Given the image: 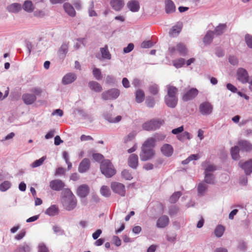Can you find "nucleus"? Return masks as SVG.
Instances as JSON below:
<instances>
[{
    "label": "nucleus",
    "instance_id": "obj_1",
    "mask_svg": "<svg viewBox=\"0 0 252 252\" xmlns=\"http://www.w3.org/2000/svg\"><path fill=\"white\" fill-rule=\"evenodd\" d=\"M167 94L165 95L164 100L165 104L171 108H175L178 103L177 94L178 89L171 85H168L166 86Z\"/></svg>",
    "mask_w": 252,
    "mask_h": 252
},
{
    "label": "nucleus",
    "instance_id": "obj_2",
    "mask_svg": "<svg viewBox=\"0 0 252 252\" xmlns=\"http://www.w3.org/2000/svg\"><path fill=\"white\" fill-rule=\"evenodd\" d=\"M64 195L62 199L63 206L68 211L73 210L77 204V199L75 195L68 189L64 190Z\"/></svg>",
    "mask_w": 252,
    "mask_h": 252
},
{
    "label": "nucleus",
    "instance_id": "obj_3",
    "mask_svg": "<svg viewBox=\"0 0 252 252\" xmlns=\"http://www.w3.org/2000/svg\"><path fill=\"white\" fill-rule=\"evenodd\" d=\"M100 171L106 177L110 178L114 176L116 170L110 160L108 159L102 160L100 165Z\"/></svg>",
    "mask_w": 252,
    "mask_h": 252
},
{
    "label": "nucleus",
    "instance_id": "obj_4",
    "mask_svg": "<svg viewBox=\"0 0 252 252\" xmlns=\"http://www.w3.org/2000/svg\"><path fill=\"white\" fill-rule=\"evenodd\" d=\"M163 123L164 121L163 120L153 119L143 124L142 127L146 130H155L159 128Z\"/></svg>",
    "mask_w": 252,
    "mask_h": 252
},
{
    "label": "nucleus",
    "instance_id": "obj_5",
    "mask_svg": "<svg viewBox=\"0 0 252 252\" xmlns=\"http://www.w3.org/2000/svg\"><path fill=\"white\" fill-rule=\"evenodd\" d=\"M120 95V91L116 88L110 89L104 92L101 94L102 99L104 100L115 99Z\"/></svg>",
    "mask_w": 252,
    "mask_h": 252
},
{
    "label": "nucleus",
    "instance_id": "obj_6",
    "mask_svg": "<svg viewBox=\"0 0 252 252\" xmlns=\"http://www.w3.org/2000/svg\"><path fill=\"white\" fill-rule=\"evenodd\" d=\"M155 155V152L153 149H148L142 147L139 155L142 161H147L152 158Z\"/></svg>",
    "mask_w": 252,
    "mask_h": 252
},
{
    "label": "nucleus",
    "instance_id": "obj_7",
    "mask_svg": "<svg viewBox=\"0 0 252 252\" xmlns=\"http://www.w3.org/2000/svg\"><path fill=\"white\" fill-rule=\"evenodd\" d=\"M213 110V105L208 101L201 103L199 106L200 113L204 116L210 115L212 113Z\"/></svg>",
    "mask_w": 252,
    "mask_h": 252
},
{
    "label": "nucleus",
    "instance_id": "obj_8",
    "mask_svg": "<svg viewBox=\"0 0 252 252\" xmlns=\"http://www.w3.org/2000/svg\"><path fill=\"white\" fill-rule=\"evenodd\" d=\"M237 79L242 83L246 84L248 82L249 76L247 71L243 68L238 69L236 73Z\"/></svg>",
    "mask_w": 252,
    "mask_h": 252
},
{
    "label": "nucleus",
    "instance_id": "obj_9",
    "mask_svg": "<svg viewBox=\"0 0 252 252\" xmlns=\"http://www.w3.org/2000/svg\"><path fill=\"white\" fill-rule=\"evenodd\" d=\"M111 187L114 192L119 194L122 196L125 195V187L123 184L118 182H113L111 183Z\"/></svg>",
    "mask_w": 252,
    "mask_h": 252
},
{
    "label": "nucleus",
    "instance_id": "obj_10",
    "mask_svg": "<svg viewBox=\"0 0 252 252\" xmlns=\"http://www.w3.org/2000/svg\"><path fill=\"white\" fill-rule=\"evenodd\" d=\"M169 51L171 54H174L177 52L182 55H186L187 53L185 45L181 43H178L175 46L170 47Z\"/></svg>",
    "mask_w": 252,
    "mask_h": 252
},
{
    "label": "nucleus",
    "instance_id": "obj_11",
    "mask_svg": "<svg viewBox=\"0 0 252 252\" xmlns=\"http://www.w3.org/2000/svg\"><path fill=\"white\" fill-rule=\"evenodd\" d=\"M238 146L242 152H250L252 151V143L247 140L242 139L238 141Z\"/></svg>",
    "mask_w": 252,
    "mask_h": 252
},
{
    "label": "nucleus",
    "instance_id": "obj_12",
    "mask_svg": "<svg viewBox=\"0 0 252 252\" xmlns=\"http://www.w3.org/2000/svg\"><path fill=\"white\" fill-rule=\"evenodd\" d=\"M160 151L161 154L165 157H170L174 153V149L173 146L169 144H163L160 148Z\"/></svg>",
    "mask_w": 252,
    "mask_h": 252
},
{
    "label": "nucleus",
    "instance_id": "obj_13",
    "mask_svg": "<svg viewBox=\"0 0 252 252\" xmlns=\"http://www.w3.org/2000/svg\"><path fill=\"white\" fill-rule=\"evenodd\" d=\"M90 192V188L86 184H83L79 186L76 190L77 195L81 198H85Z\"/></svg>",
    "mask_w": 252,
    "mask_h": 252
},
{
    "label": "nucleus",
    "instance_id": "obj_14",
    "mask_svg": "<svg viewBox=\"0 0 252 252\" xmlns=\"http://www.w3.org/2000/svg\"><path fill=\"white\" fill-rule=\"evenodd\" d=\"M198 91L196 89L191 88L183 94L182 99L185 101L191 100L198 94Z\"/></svg>",
    "mask_w": 252,
    "mask_h": 252
},
{
    "label": "nucleus",
    "instance_id": "obj_15",
    "mask_svg": "<svg viewBox=\"0 0 252 252\" xmlns=\"http://www.w3.org/2000/svg\"><path fill=\"white\" fill-rule=\"evenodd\" d=\"M49 186L52 189L59 191L64 187L65 184L62 180L56 179L50 182Z\"/></svg>",
    "mask_w": 252,
    "mask_h": 252
},
{
    "label": "nucleus",
    "instance_id": "obj_16",
    "mask_svg": "<svg viewBox=\"0 0 252 252\" xmlns=\"http://www.w3.org/2000/svg\"><path fill=\"white\" fill-rule=\"evenodd\" d=\"M128 9L132 12H137L140 9V4L137 0H130L126 4Z\"/></svg>",
    "mask_w": 252,
    "mask_h": 252
},
{
    "label": "nucleus",
    "instance_id": "obj_17",
    "mask_svg": "<svg viewBox=\"0 0 252 252\" xmlns=\"http://www.w3.org/2000/svg\"><path fill=\"white\" fill-rule=\"evenodd\" d=\"M69 43L68 42H63L58 50V55L61 59H64L68 51Z\"/></svg>",
    "mask_w": 252,
    "mask_h": 252
},
{
    "label": "nucleus",
    "instance_id": "obj_18",
    "mask_svg": "<svg viewBox=\"0 0 252 252\" xmlns=\"http://www.w3.org/2000/svg\"><path fill=\"white\" fill-rule=\"evenodd\" d=\"M128 165L131 168L136 169L138 165V157L136 154L130 155L128 158Z\"/></svg>",
    "mask_w": 252,
    "mask_h": 252
},
{
    "label": "nucleus",
    "instance_id": "obj_19",
    "mask_svg": "<svg viewBox=\"0 0 252 252\" xmlns=\"http://www.w3.org/2000/svg\"><path fill=\"white\" fill-rule=\"evenodd\" d=\"M169 220L167 216L163 215L157 220L156 225L158 228H164L168 225Z\"/></svg>",
    "mask_w": 252,
    "mask_h": 252
},
{
    "label": "nucleus",
    "instance_id": "obj_20",
    "mask_svg": "<svg viewBox=\"0 0 252 252\" xmlns=\"http://www.w3.org/2000/svg\"><path fill=\"white\" fill-rule=\"evenodd\" d=\"M90 162L88 158H84L80 162L78 167V171L80 173L86 172L90 168Z\"/></svg>",
    "mask_w": 252,
    "mask_h": 252
},
{
    "label": "nucleus",
    "instance_id": "obj_21",
    "mask_svg": "<svg viewBox=\"0 0 252 252\" xmlns=\"http://www.w3.org/2000/svg\"><path fill=\"white\" fill-rule=\"evenodd\" d=\"M202 166L204 170V174L211 173L216 170V166L208 161L203 162Z\"/></svg>",
    "mask_w": 252,
    "mask_h": 252
},
{
    "label": "nucleus",
    "instance_id": "obj_22",
    "mask_svg": "<svg viewBox=\"0 0 252 252\" xmlns=\"http://www.w3.org/2000/svg\"><path fill=\"white\" fill-rule=\"evenodd\" d=\"M110 4L115 11H119L124 6V0H111Z\"/></svg>",
    "mask_w": 252,
    "mask_h": 252
},
{
    "label": "nucleus",
    "instance_id": "obj_23",
    "mask_svg": "<svg viewBox=\"0 0 252 252\" xmlns=\"http://www.w3.org/2000/svg\"><path fill=\"white\" fill-rule=\"evenodd\" d=\"M88 86L92 91L96 93H100L102 91V87L100 84L94 81L89 82Z\"/></svg>",
    "mask_w": 252,
    "mask_h": 252
},
{
    "label": "nucleus",
    "instance_id": "obj_24",
    "mask_svg": "<svg viewBox=\"0 0 252 252\" xmlns=\"http://www.w3.org/2000/svg\"><path fill=\"white\" fill-rule=\"evenodd\" d=\"M76 79V75L72 73L66 74L62 79V83L66 85L73 82Z\"/></svg>",
    "mask_w": 252,
    "mask_h": 252
},
{
    "label": "nucleus",
    "instance_id": "obj_25",
    "mask_svg": "<svg viewBox=\"0 0 252 252\" xmlns=\"http://www.w3.org/2000/svg\"><path fill=\"white\" fill-rule=\"evenodd\" d=\"M22 99L26 104L29 105L33 103L36 100V97L34 94H26L23 95Z\"/></svg>",
    "mask_w": 252,
    "mask_h": 252
},
{
    "label": "nucleus",
    "instance_id": "obj_26",
    "mask_svg": "<svg viewBox=\"0 0 252 252\" xmlns=\"http://www.w3.org/2000/svg\"><path fill=\"white\" fill-rule=\"evenodd\" d=\"M239 165L244 170L247 175L250 174L252 172V159L243 164L239 163Z\"/></svg>",
    "mask_w": 252,
    "mask_h": 252
},
{
    "label": "nucleus",
    "instance_id": "obj_27",
    "mask_svg": "<svg viewBox=\"0 0 252 252\" xmlns=\"http://www.w3.org/2000/svg\"><path fill=\"white\" fill-rule=\"evenodd\" d=\"M100 52L101 55V57L98 58L99 59H103V60H110L111 58V55L108 49V47L105 46L104 47L100 48Z\"/></svg>",
    "mask_w": 252,
    "mask_h": 252
},
{
    "label": "nucleus",
    "instance_id": "obj_28",
    "mask_svg": "<svg viewBox=\"0 0 252 252\" xmlns=\"http://www.w3.org/2000/svg\"><path fill=\"white\" fill-rule=\"evenodd\" d=\"M165 10L168 14L172 13L175 11V6L172 1L171 0H166Z\"/></svg>",
    "mask_w": 252,
    "mask_h": 252
},
{
    "label": "nucleus",
    "instance_id": "obj_29",
    "mask_svg": "<svg viewBox=\"0 0 252 252\" xmlns=\"http://www.w3.org/2000/svg\"><path fill=\"white\" fill-rule=\"evenodd\" d=\"M63 8L65 12L71 17L75 15L76 12L73 6L69 3H65L63 5Z\"/></svg>",
    "mask_w": 252,
    "mask_h": 252
},
{
    "label": "nucleus",
    "instance_id": "obj_30",
    "mask_svg": "<svg viewBox=\"0 0 252 252\" xmlns=\"http://www.w3.org/2000/svg\"><path fill=\"white\" fill-rule=\"evenodd\" d=\"M155 138L153 137L148 138L143 144L142 147L148 149H153L155 146Z\"/></svg>",
    "mask_w": 252,
    "mask_h": 252
},
{
    "label": "nucleus",
    "instance_id": "obj_31",
    "mask_svg": "<svg viewBox=\"0 0 252 252\" xmlns=\"http://www.w3.org/2000/svg\"><path fill=\"white\" fill-rule=\"evenodd\" d=\"M182 26L181 24L173 26L169 32V35L172 37L177 36L182 30Z\"/></svg>",
    "mask_w": 252,
    "mask_h": 252
},
{
    "label": "nucleus",
    "instance_id": "obj_32",
    "mask_svg": "<svg viewBox=\"0 0 252 252\" xmlns=\"http://www.w3.org/2000/svg\"><path fill=\"white\" fill-rule=\"evenodd\" d=\"M135 100L137 103H141L145 99V94L143 91L140 89H138L136 91L135 93Z\"/></svg>",
    "mask_w": 252,
    "mask_h": 252
},
{
    "label": "nucleus",
    "instance_id": "obj_33",
    "mask_svg": "<svg viewBox=\"0 0 252 252\" xmlns=\"http://www.w3.org/2000/svg\"><path fill=\"white\" fill-rule=\"evenodd\" d=\"M105 119L110 123H118L120 122L122 117L121 116L118 115L116 116H113L112 115H106L104 116Z\"/></svg>",
    "mask_w": 252,
    "mask_h": 252
},
{
    "label": "nucleus",
    "instance_id": "obj_34",
    "mask_svg": "<svg viewBox=\"0 0 252 252\" xmlns=\"http://www.w3.org/2000/svg\"><path fill=\"white\" fill-rule=\"evenodd\" d=\"M22 9L21 4L17 3H12L7 6V9L9 12L13 13L18 12Z\"/></svg>",
    "mask_w": 252,
    "mask_h": 252
},
{
    "label": "nucleus",
    "instance_id": "obj_35",
    "mask_svg": "<svg viewBox=\"0 0 252 252\" xmlns=\"http://www.w3.org/2000/svg\"><path fill=\"white\" fill-rule=\"evenodd\" d=\"M204 182L206 184H214L216 182L214 175L212 173L204 174Z\"/></svg>",
    "mask_w": 252,
    "mask_h": 252
},
{
    "label": "nucleus",
    "instance_id": "obj_36",
    "mask_svg": "<svg viewBox=\"0 0 252 252\" xmlns=\"http://www.w3.org/2000/svg\"><path fill=\"white\" fill-rule=\"evenodd\" d=\"M23 8L27 12H32L34 10V6L30 0H26L24 2Z\"/></svg>",
    "mask_w": 252,
    "mask_h": 252
},
{
    "label": "nucleus",
    "instance_id": "obj_37",
    "mask_svg": "<svg viewBox=\"0 0 252 252\" xmlns=\"http://www.w3.org/2000/svg\"><path fill=\"white\" fill-rule=\"evenodd\" d=\"M208 187L203 182L200 183L197 187L198 193L200 195H203L207 190Z\"/></svg>",
    "mask_w": 252,
    "mask_h": 252
},
{
    "label": "nucleus",
    "instance_id": "obj_38",
    "mask_svg": "<svg viewBox=\"0 0 252 252\" xmlns=\"http://www.w3.org/2000/svg\"><path fill=\"white\" fill-rule=\"evenodd\" d=\"M58 209L55 205H52L45 211V214L50 216H54L58 214Z\"/></svg>",
    "mask_w": 252,
    "mask_h": 252
},
{
    "label": "nucleus",
    "instance_id": "obj_39",
    "mask_svg": "<svg viewBox=\"0 0 252 252\" xmlns=\"http://www.w3.org/2000/svg\"><path fill=\"white\" fill-rule=\"evenodd\" d=\"M12 186L11 183L9 181H4L0 184V191L4 192L8 190Z\"/></svg>",
    "mask_w": 252,
    "mask_h": 252
},
{
    "label": "nucleus",
    "instance_id": "obj_40",
    "mask_svg": "<svg viewBox=\"0 0 252 252\" xmlns=\"http://www.w3.org/2000/svg\"><path fill=\"white\" fill-rule=\"evenodd\" d=\"M240 150L238 146H235L231 148V154L232 158L233 159L237 160L239 158Z\"/></svg>",
    "mask_w": 252,
    "mask_h": 252
},
{
    "label": "nucleus",
    "instance_id": "obj_41",
    "mask_svg": "<svg viewBox=\"0 0 252 252\" xmlns=\"http://www.w3.org/2000/svg\"><path fill=\"white\" fill-rule=\"evenodd\" d=\"M177 138L179 140L184 142L186 139L188 140L190 139L191 136L189 132L185 131L181 134L177 135Z\"/></svg>",
    "mask_w": 252,
    "mask_h": 252
},
{
    "label": "nucleus",
    "instance_id": "obj_42",
    "mask_svg": "<svg viewBox=\"0 0 252 252\" xmlns=\"http://www.w3.org/2000/svg\"><path fill=\"white\" fill-rule=\"evenodd\" d=\"M31 250L30 247L27 244H24L19 246L15 251V252H29Z\"/></svg>",
    "mask_w": 252,
    "mask_h": 252
},
{
    "label": "nucleus",
    "instance_id": "obj_43",
    "mask_svg": "<svg viewBox=\"0 0 252 252\" xmlns=\"http://www.w3.org/2000/svg\"><path fill=\"white\" fill-rule=\"evenodd\" d=\"M93 74L94 77L97 80H100L102 79V74L100 69L94 67L93 69Z\"/></svg>",
    "mask_w": 252,
    "mask_h": 252
},
{
    "label": "nucleus",
    "instance_id": "obj_44",
    "mask_svg": "<svg viewBox=\"0 0 252 252\" xmlns=\"http://www.w3.org/2000/svg\"><path fill=\"white\" fill-rule=\"evenodd\" d=\"M185 63V60L183 58H179L173 61V64L177 68L182 67Z\"/></svg>",
    "mask_w": 252,
    "mask_h": 252
},
{
    "label": "nucleus",
    "instance_id": "obj_45",
    "mask_svg": "<svg viewBox=\"0 0 252 252\" xmlns=\"http://www.w3.org/2000/svg\"><path fill=\"white\" fill-rule=\"evenodd\" d=\"M100 193L102 195L105 197H109L111 194V191L108 187L102 186L100 190Z\"/></svg>",
    "mask_w": 252,
    "mask_h": 252
},
{
    "label": "nucleus",
    "instance_id": "obj_46",
    "mask_svg": "<svg viewBox=\"0 0 252 252\" xmlns=\"http://www.w3.org/2000/svg\"><path fill=\"white\" fill-rule=\"evenodd\" d=\"M214 32L212 31L208 32L204 37V42L206 44H209L212 40Z\"/></svg>",
    "mask_w": 252,
    "mask_h": 252
},
{
    "label": "nucleus",
    "instance_id": "obj_47",
    "mask_svg": "<svg viewBox=\"0 0 252 252\" xmlns=\"http://www.w3.org/2000/svg\"><path fill=\"white\" fill-rule=\"evenodd\" d=\"M224 227L221 225H218L215 230V234L218 237H220L223 234Z\"/></svg>",
    "mask_w": 252,
    "mask_h": 252
},
{
    "label": "nucleus",
    "instance_id": "obj_48",
    "mask_svg": "<svg viewBox=\"0 0 252 252\" xmlns=\"http://www.w3.org/2000/svg\"><path fill=\"white\" fill-rule=\"evenodd\" d=\"M46 159L45 156L42 157L38 160H36L31 164V167L32 168H35L38 167L42 164L44 160Z\"/></svg>",
    "mask_w": 252,
    "mask_h": 252
},
{
    "label": "nucleus",
    "instance_id": "obj_49",
    "mask_svg": "<svg viewBox=\"0 0 252 252\" xmlns=\"http://www.w3.org/2000/svg\"><path fill=\"white\" fill-rule=\"evenodd\" d=\"M136 135V133L135 131H132L129 133L124 138V142L125 143H127L133 140Z\"/></svg>",
    "mask_w": 252,
    "mask_h": 252
},
{
    "label": "nucleus",
    "instance_id": "obj_50",
    "mask_svg": "<svg viewBox=\"0 0 252 252\" xmlns=\"http://www.w3.org/2000/svg\"><path fill=\"white\" fill-rule=\"evenodd\" d=\"M181 195V193L180 191L174 192L170 197L169 201L171 203H174L178 200L179 198Z\"/></svg>",
    "mask_w": 252,
    "mask_h": 252
},
{
    "label": "nucleus",
    "instance_id": "obj_51",
    "mask_svg": "<svg viewBox=\"0 0 252 252\" xmlns=\"http://www.w3.org/2000/svg\"><path fill=\"white\" fill-rule=\"evenodd\" d=\"M149 91L153 95H157L159 92V87L157 84H153L150 86Z\"/></svg>",
    "mask_w": 252,
    "mask_h": 252
},
{
    "label": "nucleus",
    "instance_id": "obj_52",
    "mask_svg": "<svg viewBox=\"0 0 252 252\" xmlns=\"http://www.w3.org/2000/svg\"><path fill=\"white\" fill-rule=\"evenodd\" d=\"M122 176L123 178L126 180H130L132 179V176L129 171L126 169L124 170L122 172Z\"/></svg>",
    "mask_w": 252,
    "mask_h": 252
},
{
    "label": "nucleus",
    "instance_id": "obj_53",
    "mask_svg": "<svg viewBox=\"0 0 252 252\" xmlns=\"http://www.w3.org/2000/svg\"><path fill=\"white\" fill-rule=\"evenodd\" d=\"M84 38H80L77 39L74 42L73 48L75 50L79 49L82 45H84Z\"/></svg>",
    "mask_w": 252,
    "mask_h": 252
},
{
    "label": "nucleus",
    "instance_id": "obj_54",
    "mask_svg": "<svg viewBox=\"0 0 252 252\" xmlns=\"http://www.w3.org/2000/svg\"><path fill=\"white\" fill-rule=\"evenodd\" d=\"M225 28V25H220L216 27L215 32L217 35L221 34L224 32Z\"/></svg>",
    "mask_w": 252,
    "mask_h": 252
},
{
    "label": "nucleus",
    "instance_id": "obj_55",
    "mask_svg": "<svg viewBox=\"0 0 252 252\" xmlns=\"http://www.w3.org/2000/svg\"><path fill=\"white\" fill-rule=\"evenodd\" d=\"M245 42L248 46L251 48H252V35L247 34L245 37Z\"/></svg>",
    "mask_w": 252,
    "mask_h": 252
},
{
    "label": "nucleus",
    "instance_id": "obj_56",
    "mask_svg": "<svg viewBox=\"0 0 252 252\" xmlns=\"http://www.w3.org/2000/svg\"><path fill=\"white\" fill-rule=\"evenodd\" d=\"M38 249V252H49L48 248L43 243L39 244Z\"/></svg>",
    "mask_w": 252,
    "mask_h": 252
},
{
    "label": "nucleus",
    "instance_id": "obj_57",
    "mask_svg": "<svg viewBox=\"0 0 252 252\" xmlns=\"http://www.w3.org/2000/svg\"><path fill=\"white\" fill-rule=\"evenodd\" d=\"M146 104L147 106L149 107L152 108L154 106L155 102L154 98L149 97L147 99L146 101Z\"/></svg>",
    "mask_w": 252,
    "mask_h": 252
},
{
    "label": "nucleus",
    "instance_id": "obj_58",
    "mask_svg": "<svg viewBox=\"0 0 252 252\" xmlns=\"http://www.w3.org/2000/svg\"><path fill=\"white\" fill-rule=\"evenodd\" d=\"M153 137L155 138V141L156 142L157 141L163 140L166 136L163 134L156 133Z\"/></svg>",
    "mask_w": 252,
    "mask_h": 252
},
{
    "label": "nucleus",
    "instance_id": "obj_59",
    "mask_svg": "<svg viewBox=\"0 0 252 252\" xmlns=\"http://www.w3.org/2000/svg\"><path fill=\"white\" fill-rule=\"evenodd\" d=\"M94 5V2L92 1L91 4V7L89 9V16L91 17L97 16V13L93 9Z\"/></svg>",
    "mask_w": 252,
    "mask_h": 252
},
{
    "label": "nucleus",
    "instance_id": "obj_60",
    "mask_svg": "<svg viewBox=\"0 0 252 252\" xmlns=\"http://www.w3.org/2000/svg\"><path fill=\"white\" fill-rule=\"evenodd\" d=\"M184 126H182L178 128L172 129V133L177 135L182 132L184 131Z\"/></svg>",
    "mask_w": 252,
    "mask_h": 252
},
{
    "label": "nucleus",
    "instance_id": "obj_61",
    "mask_svg": "<svg viewBox=\"0 0 252 252\" xmlns=\"http://www.w3.org/2000/svg\"><path fill=\"white\" fill-rule=\"evenodd\" d=\"M153 46L152 43L151 41H143L141 45V46L143 48H150Z\"/></svg>",
    "mask_w": 252,
    "mask_h": 252
},
{
    "label": "nucleus",
    "instance_id": "obj_62",
    "mask_svg": "<svg viewBox=\"0 0 252 252\" xmlns=\"http://www.w3.org/2000/svg\"><path fill=\"white\" fill-rule=\"evenodd\" d=\"M134 48V44L133 43H129L127 47H125L123 49L125 53H128L131 52Z\"/></svg>",
    "mask_w": 252,
    "mask_h": 252
},
{
    "label": "nucleus",
    "instance_id": "obj_63",
    "mask_svg": "<svg viewBox=\"0 0 252 252\" xmlns=\"http://www.w3.org/2000/svg\"><path fill=\"white\" fill-rule=\"evenodd\" d=\"M178 211V208L175 206H171L169 210V214L170 215H174Z\"/></svg>",
    "mask_w": 252,
    "mask_h": 252
},
{
    "label": "nucleus",
    "instance_id": "obj_64",
    "mask_svg": "<svg viewBox=\"0 0 252 252\" xmlns=\"http://www.w3.org/2000/svg\"><path fill=\"white\" fill-rule=\"evenodd\" d=\"M93 158L96 161H100L103 158V156L100 154L96 153L93 155Z\"/></svg>",
    "mask_w": 252,
    "mask_h": 252
}]
</instances>
